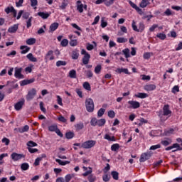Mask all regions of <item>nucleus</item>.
I'll return each mask as SVG.
<instances>
[{"mask_svg":"<svg viewBox=\"0 0 182 182\" xmlns=\"http://www.w3.org/2000/svg\"><path fill=\"white\" fill-rule=\"evenodd\" d=\"M23 105H25V100L22 99L21 101L14 105V108L16 110L19 111L22 109Z\"/></svg>","mask_w":182,"mask_h":182,"instance_id":"obj_8","label":"nucleus"},{"mask_svg":"<svg viewBox=\"0 0 182 182\" xmlns=\"http://www.w3.org/2000/svg\"><path fill=\"white\" fill-rule=\"evenodd\" d=\"M144 28H145L144 23H139L138 31H139V32H143V31H144Z\"/></svg>","mask_w":182,"mask_h":182,"instance_id":"obj_47","label":"nucleus"},{"mask_svg":"<svg viewBox=\"0 0 182 182\" xmlns=\"http://www.w3.org/2000/svg\"><path fill=\"white\" fill-rule=\"evenodd\" d=\"M87 179L90 182H95L96 181V176L91 174L87 177Z\"/></svg>","mask_w":182,"mask_h":182,"instance_id":"obj_42","label":"nucleus"},{"mask_svg":"<svg viewBox=\"0 0 182 182\" xmlns=\"http://www.w3.org/2000/svg\"><path fill=\"white\" fill-rule=\"evenodd\" d=\"M132 29L135 32H140V30H139V28H137V26H136V21H132Z\"/></svg>","mask_w":182,"mask_h":182,"instance_id":"obj_45","label":"nucleus"},{"mask_svg":"<svg viewBox=\"0 0 182 182\" xmlns=\"http://www.w3.org/2000/svg\"><path fill=\"white\" fill-rule=\"evenodd\" d=\"M27 59L31 62H38V59L33 56V54L29 53L26 55Z\"/></svg>","mask_w":182,"mask_h":182,"instance_id":"obj_21","label":"nucleus"},{"mask_svg":"<svg viewBox=\"0 0 182 182\" xmlns=\"http://www.w3.org/2000/svg\"><path fill=\"white\" fill-rule=\"evenodd\" d=\"M55 161L57 163H58V164H60V166H66V164H70V161H63L60 159H55Z\"/></svg>","mask_w":182,"mask_h":182,"instance_id":"obj_23","label":"nucleus"},{"mask_svg":"<svg viewBox=\"0 0 182 182\" xmlns=\"http://www.w3.org/2000/svg\"><path fill=\"white\" fill-rule=\"evenodd\" d=\"M156 85L153 84L146 85L144 86V90L148 92H151V90H155Z\"/></svg>","mask_w":182,"mask_h":182,"instance_id":"obj_16","label":"nucleus"},{"mask_svg":"<svg viewBox=\"0 0 182 182\" xmlns=\"http://www.w3.org/2000/svg\"><path fill=\"white\" fill-rule=\"evenodd\" d=\"M119 149H120V145H119V144H114L111 146V150L112 151H117V150H119Z\"/></svg>","mask_w":182,"mask_h":182,"instance_id":"obj_31","label":"nucleus"},{"mask_svg":"<svg viewBox=\"0 0 182 182\" xmlns=\"http://www.w3.org/2000/svg\"><path fill=\"white\" fill-rule=\"evenodd\" d=\"M160 147H161L160 144L153 145L150 147V150H157V149H160Z\"/></svg>","mask_w":182,"mask_h":182,"instance_id":"obj_54","label":"nucleus"},{"mask_svg":"<svg viewBox=\"0 0 182 182\" xmlns=\"http://www.w3.org/2000/svg\"><path fill=\"white\" fill-rule=\"evenodd\" d=\"M151 55H153V53H145L144 54V59H150V57L151 56Z\"/></svg>","mask_w":182,"mask_h":182,"instance_id":"obj_60","label":"nucleus"},{"mask_svg":"<svg viewBox=\"0 0 182 182\" xmlns=\"http://www.w3.org/2000/svg\"><path fill=\"white\" fill-rule=\"evenodd\" d=\"M147 5H150V0H142L139 4L141 8H146Z\"/></svg>","mask_w":182,"mask_h":182,"instance_id":"obj_20","label":"nucleus"},{"mask_svg":"<svg viewBox=\"0 0 182 182\" xmlns=\"http://www.w3.org/2000/svg\"><path fill=\"white\" fill-rule=\"evenodd\" d=\"M27 146L28 147H36V146H38V144H36V142H33V141H29L28 143H27Z\"/></svg>","mask_w":182,"mask_h":182,"instance_id":"obj_34","label":"nucleus"},{"mask_svg":"<svg viewBox=\"0 0 182 182\" xmlns=\"http://www.w3.org/2000/svg\"><path fill=\"white\" fill-rule=\"evenodd\" d=\"M89 60H90V54H86V55H84L82 58V63L84 65H87V63H89Z\"/></svg>","mask_w":182,"mask_h":182,"instance_id":"obj_18","label":"nucleus"},{"mask_svg":"<svg viewBox=\"0 0 182 182\" xmlns=\"http://www.w3.org/2000/svg\"><path fill=\"white\" fill-rule=\"evenodd\" d=\"M26 26L27 28H31L32 26V17L28 18V20L26 21Z\"/></svg>","mask_w":182,"mask_h":182,"instance_id":"obj_52","label":"nucleus"},{"mask_svg":"<svg viewBox=\"0 0 182 182\" xmlns=\"http://www.w3.org/2000/svg\"><path fill=\"white\" fill-rule=\"evenodd\" d=\"M26 43L27 45H35V43H36V39L33 38H31L27 39Z\"/></svg>","mask_w":182,"mask_h":182,"instance_id":"obj_24","label":"nucleus"},{"mask_svg":"<svg viewBox=\"0 0 182 182\" xmlns=\"http://www.w3.org/2000/svg\"><path fill=\"white\" fill-rule=\"evenodd\" d=\"M95 144H96V141L89 140V141L84 142L81 145V147H82V149H92V147H94V146H95Z\"/></svg>","mask_w":182,"mask_h":182,"instance_id":"obj_2","label":"nucleus"},{"mask_svg":"<svg viewBox=\"0 0 182 182\" xmlns=\"http://www.w3.org/2000/svg\"><path fill=\"white\" fill-rule=\"evenodd\" d=\"M79 58V53H77V52L76 51H73V54H72V59H77Z\"/></svg>","mask_w":182,"mask_h":182,"instance_id":"obj_50","label":"nucleus"},{"mask_svg":"<svg viewBox=\"0 0 182 182\" xmlns=\"http://www.w3.org/2000/svg\"><path fill=\"white\" fill-rule=\"evenodd\" d=\"M105 124H106L105 119H101L97 121V126H99L100 127H102V126H105Z\"/></svg>","mask_w":182,"mask_h":182,"instance_id":"obj_25","label":"nucleus"},{"mask_svg":"<svg viewBox=\"0 0 182 182\" xmlns=\"http://www.w3.org/2000/svg\"><path fill=\"white\" fill-rule=\"evenodd\" d=\"M115 72L117 73H125V75H130L129 70L127 68H117Z\"/></svg>","mask_w":182,"mask_h":182,"instance_id":"obj_15","label":"nucleus"},{"mask_svg":"<svg viewBox=\"0 0 182 182\" xmlns=\"http://www.w3.org/2000/svg\"><path fill=\"white\" fill-rule=\"evenodd\" d=\"M49 56H50L49 58ZM48 59H50V60H53L55 59V57H53V50H49L47 54L45 56V60H48Z\"/></svg>","mask_w":182,"mask_h":182,"instance_id":"obj_13","label":"nucleus"},{"mask_svg":"<svg viewBox=\"0 0 182 182\" xmlns=\"http://www.w3.org/2000/svg\"><path fill=\"white\" fill-rule=\"evenodd\" d=\"M111 175L112 176L114 180H119V172L113 171L111 172Z\"/></svg>","mask_w":182,"mask_h":182,"instance_id":"obj_29","label":"nucleus"},{"mask_svg":"<svg viewBox=\"0 0 182 182\" xmlns=\"http://www.w3.org/2000/svg\"><path fill=\"white\" fill-rule=\"evenodd\" d=\"M163 116H171V110H170V106L168 105H164L163 108Z\"/></svg>","mask_w":182,"mask_h":182,"instance_id":"obj_6","label":"nucleus"},{"mask_svg":"<svg viewBox=\"0 0 182 182\" xmlns=\"http://www.w3.org/2000/svg\"><path fill=\"white\" fill-rule=\"evenodd\" d=\"M174 132V129H171L169 130H165L164 132V136H170Z\"/></svg>","mask_w":182,"mask_h":182,"instance_id":"obj_51","label":"nucleus"},{"mask_svg":"<svg viewBox=\"0 0 182 182\" xmlns=\"http://www.w3.org/2000/svg\"><path fill=\"white\" fill-rule=\"evenodd\" d=\"M57 102L60 106H63V103L62 102V97L60 96H57Z\"/></svg>","mask_w":182,"mask_h":182,"instance_id":"obj_55","label":"nucleus"},{"mask_svg":"<svg viewBox=\"0 0 182 182\" xmlns=\"http://www.w3.org/2000/svg\"><path fill=\"white\" fill-rule=\"evenodd\" d=\"M83 127H85V125L83 124L82 122H80L75 125L76 132H80V130H82L83 129Z\"/></svg>","mask_w":182,"mask_h":182,"instance_id":"obj_22","label":"nucleus"},{"mask_svg":"<svg viewBox=\"0 0 182 182\" xmlns=\"http://www.w3.org/2000/svg\"><path fill=\"white\" fill-rule=\"evenodd\" d=\"M18 25L14 24L8 29V32H9V33H15L16 31H18Z\"/></svg>","mask_w":182,"mask_h":182,"instance_id":"obj_14","label":"nucleus"},{"mask_svg":"<svg viewBox=\"0 0 182 182\" xmlns=\"http://www.w3.org/2000/svg\"><path fill=\"white\" fill-rule=\"evenodd\" d=\"M69 76L71 79H76V70H72L69 73Z\"/></svg>","mask_w":182,"mask_h":182,"instance_id":"obj_32","label":"nucleus"},{"mask_svg":"<svg viewBox=\"0 0 182 182\" xmlns=\"http://www.w3.org/2000/svg\"><path fill=\"white\" fill-rule=\"evenodd\" d=\"M151 157V154L150 152L144 153L141 155V158L139 159L140 163H144L146 160H149Z\"/></svg>","mask_w":182,"mask_h":182,"instance_id":"obj_5","label":"nucleus"},{"mask_svg":"<svg viewBox=\"0 0 182 182\" xmlns=\"http://www.w3.org/2000/svg\"><path fill=\"white\" fill-rule=\"evenodd\" d=\"M122 53H124L125 58H130V50L129 48H125L123 50Z\"/></svg>","mask_w":182,"mask_h":182,"instance_id":"obj_28","label":"nucleus"},{"mask_svg":"<svg viewBox=\"0 0 182 182\" xmlns=\"http://www.w3.org/2000/svg\"><path fill=\"white\" fill-rule=\"evenodd\" d=\"M72 180V175L68 174L65 176V182H69Z\"/></svg>","mask_w":182,"mask_h":182,"instance_id":"obj_64","label":"nucleus"},{"mask_svg":"<svg viewBox=\"0 0 182 182\" xmlns=\"http://www.w3.org/2000/svg\"><path fill=\"white\" fill-rule=\"evenodd\" d=\"M20 49L21 50V53L22 55H25V53H28V50H31V48L26 46H21L20 47Z\"/></svg>","mask_w":182,"mask_h":182,"instance_id":"obj_17","label":"nucleus"},{"mask_svg":"<svg viewBox=\"0 0 182 182\" xmlns=\"http://www.w3.org/2000/svg\"><path fill=\"white\" fill-rule=\"evenodd\" d=\"M11 157L14 161H18V160H21V159H25V155L14 152L11 154Z\"/></svg>","mask_w":182,"mask_h":182,"instance_id":"obj_3","label":"nucleus"},{"mask_svg":"<svg viewBox=\"0 0 182 182\" xmlns=\"http://www.w3.org/2000/svg\"><path fill=\"white\" fill-rule=\"evenodd\" d=\"M31 6H36L38 5V0H30Z\"/></svg>","mask_w":182,"mask_h":182,"instance_id":"obj_62","label":"nucleus"},{"mask_svg":"<svg viewBox=\"0 0 182 182\" xmlns=\"http://www.w3.org/2000/svg\"><path fill=\"white\" fill-rule=\"evenodd\" d=\"M67 63L66 61H62V60H58L56 62V67L59 68L60 66H66Z\"/></svg>","mask_w":182,"mask_h":182,"instance_id":"obj_30","label":"nucleus"},{"mask_svg":"<svg viewBox=\"0 0 182 182\" xmlns=\"http://www.w3.org/2000/svg\"><path fill=\"white\" fill-rule=\"evenodd\" d=\"M69 44V41H68V39H63L62 40L60 45L61 46H68V45Z\"/></svg>","mask_w":182,"mask_h":182,"instance_id":"obj_46","label":"nucleus"},{"mask_svg":"<svg viewBox=\"0 0 182 182\" xmlns=\"http://www.w3.org/2000/svg\"><path fill=\"white\" fill-rule=\"evenodd\" d=\"M172 149H176L172 151L173 153H174L175 151H177L180 150V144H173L172 145Z\"/></svg>","mask_w":182,"mask_h":182,"instance_id":"obj_41","label":"nucleus"},{"mask_svg":"<svg viewBox=\"0 0 182 182\" xmlns=\"http://www.w3.org/2000/svg\"><path fill=\"white\" fill-rule=\"evenodd\" d=\"M70 45L71 46H77V40L71 39L70 41Z\"/></svg>","mask_w":182,"mask_h":182,"instance_id":"obj_43","label":"nucleus"},{"mask_svg":"<svg viewBox=\"0 0 182 182\" xmlns=\"http://www.w3.org/2000/svg\"><path fill=\"white\" fill-rule=\"evenodd\" d=\"M91 126H97V119L92 118L90 122Z\"/></svg>","mask_w":182,"mask_h":182,"instance_id":"obj_49","label":"nucleus"},{"mask_svg":"<svg viewBox=\"0 0 182 182\" xmlns=\"http://www.w3.org/2000/svg\"><path fill=\"white\" fill-rule=\"evenodd\" d=\"M35 82V78H31L30 80H24L21 81V86H26V85H31Z\"/></svg>","mask_w":182,"mask_h":182,"instance_id":"obj_12","label":"nucleus"},{"mask_svg":"<svg viewBox=\"0 0 182 182\" xmlns=\"http://www.w3.org/2000/svg\"><path fill=\"white\" fill-rule=\"evenodd\" d=\"M103 181L107 182L109 180H110V176L106 174L102 176Z\"/></svg>","mask_w":182,"mask_h":182,"instance_id":"obj_58","label":"nucleus"},{"mask_svg":"<svg viewBox=\"0 0 182 182\" xmlns=\"http://www.w3.org/2000/svg\"><path fill=\"white\" fill-rule=\"evenodd\" d=\"M105 112H106V109H105L104 108H101L100 109H99V111L97 112L98 117H102V116H103V114H105Z\"/></svg>","mask_w":182,"mask_h":182,"instance_id":"obj_35","label":"nucleus"},{"mask_svg":"<svg viewBox=\"0 0 182 182\" xmlns=\"http://www.w3.org/2000/svg\"><path fill=\"white\" fill-rule=\"evenodd\" d=\"M58 129V126L56 125H51L48 127L49 132H55Z\"/></svg>","mask_w":182,"mask_h":182,"instance_id":"obj_48","label":"nucleus"},{"mask_svg":"<svg viewBox=\"0 0 182 182\" xmlns=\"http://www.w3.org/2000/svg\"><path fill=\"white\" fill-rule=\"evenodd\" d=\"M83 87L84 89H85V90H88V91L91 90L90 84H89V82H85L83 83Z\"/></svg>","mask_w":182,"mask_h":182,"instance_id":"obj_36","label":"nucleus"},{"mask_svg":"<svg viewBox=\"0 0 182 182\" xmlns=\"http://www.w3.org/2000/svg\"><path fill=\"white\" fill-rule=\"evenodd\" d=\"M1 141H2V143H4L6 144V146H8L11 141H9V139L4 137L2 139Z\"/></svg>","mask_w":182,"mask_h":182,"instance_id":"obj_56","label":"nucleus"},{"mask_svg":"<svg viewBox=\"0 0 182 182\" xmlns=\"http://www.w3.org/2000/svg\"><path fill=\"white\" fill-rule=\"evenodd\" d=\"M28 150L29 153H38V149L28 147Z\"/></svg>","mask_w":182,"mask_h":182,"instance_id":"obj_61","label":"nucleus"},{"mask_svg":"<svg viewBox=\"0 0 182 182\" xmlns=\"http://www.w3.org/2000/svg\"><path fill=\"white\" fill-rule=\"evenodd\" d=\"M93 49H95V46H93V45L90 44V43H87V50H93Z\"/></svg>","mask_w":182,"mask_h":182,"instance_id":"obj_59","label":"nucleus"},{"mask_svg":"<svg viewBox=\"0 0 182 182\" xmlns=\"http://www.w3.org/2000/svg\"><path fill=\"white\" fill-rule=\"evenodd\" d=\"M108 116H109L111 119L114 118V116H115L114 111H113V110L109 111V112H108Z\"/></svg>","mask_w":182,"mask_h":182,"instance_id":"obj_53","label":"nucleus"},{"mask_svg":"<svg viewBox=\"0 0 182 182\" xmlns=\"http://www.w3.org/2000/svg\"><path fill=\"white\" fill-rule=\"evenodd\" d=\"M107 26V22L105 21V17L101 18V28H106Z\"/></svg>","mask_w":182,"mask_h":182,"instance_id":"obj_38","label":"nucleus"},{"mask_svg":"<svg viewBox=\"0 0 182 182\" xmlns=\"http://www.w3.org/2000/svg\"><path fill=\"white\" fill-rule=\"evenodd\" d=\"M21 168L23 171H26V170H28L29 168V164H28V163H23L21 165Z\"/></svg>","mask_w":182,"mask_h":182,"instance_id":"obj_27","label":"nucleus"},{"mask_svg":"<svg viewBox=\"0 0 182 182\" xmlns=\"http://www.w3.org/2000/svg\"><path fill=\"white\" fill-rule=\"evenodd\" d=\"M36 96V90L35 88L31 89L26 95V100H32Z\"/></svg>","mask_w":182,"mask_h":182,"instance_id":"obj_4","label":"nucleus"},{"mask_svg":"<svg viewBox=\"0 0 182 182\" xmlns=\"http://www.w3.org/2000/svg\"><path fill=\"white\" fill-rule=\"evenodd\" d=\"M22 72V68H16L14 76L16 79H23V75L21 73Z\"/></svg>","mask_w":182,"mask_h":182,"instance_id":"obj_9","label":"nucleus"},{"mask_svg":"<svg viewBox=\"0 0 182 182\" xmlns=\"http://www.w3.org/2000/svg\"><path fill=\"white\" fill-rule=\"evenodd\" d=\"M128 104L130 105L129 109H139L140 107V102L137 101H129Z\"/></svg>","mask_w":182,"mask_h":182,"instance_id":"obj_7","label":"nucleus"},{"mask_svg":"<svg viewBox=\"0 0 182 182\" xmlns=\"http://www.w3.org/2000/svg\"><path fill=\"white\" fill-rule=\"evenodd\" d=\"M135 96L139 99H146L149 95L146 93L139 92L137 95H135Z\"/></svg>","mask_w":182,"mask_h":182,"instance_id":"obj_26","label":"nucleus"},{"mask_svg":"<svg viewBox=\"0 0 182 182\" xmlns=\"http://www.w3.org/2000/svg\"><path fill=\"white\" fill-rule=\"evenodd\" d=\"M58 28H59V23H53L50 26L49 32H50V33L55 32V31H56V29H58Z\"/></svg>","mask_w":182,"mask_h":182,"instance_id":"obj_10","label":"nucleus"},{"mask_svg":"<svg viewBox=\"0 0 182 182\" xmlns=\"http://www.w3.org/2000/svg\"><path fill=\"white\" fill-rule=\"evenodd\" d=\"M117 41L118 42V43H126V42H127V38H118L117 39Z\"/></svg>","mask_w":182,"mask_h":182,"instance_id":"obj_39","label":"nucleus"},{"mask_svg":"<svg viewBox=\"0 0 182 182\" xmlns=\"http://www.w3.org/2000/svg\"><path fill=\"white\" fill-rule=\"evenodd\" d=\"M15 130H17L18 133H25L26 132H29V126L26 125L23 127L15 129Z\"/></svg>","mask_w":182,"mask_h":182,"instance_id":"obj_11","label":"nucleus"},{"mask_svg":"<svg viewBox=\"0 0 182 182\" xmlns=\"http://www.w3.org/2000/svg\"><path fill=\"white\" fill-rule=\"evenodd\" d=\"M161 144L163 146H170V144H171V141H168L167 140H164V141H161Z\"/></svg>","mask_w":182,"mask_h":182,"instance_id":"obj_57","label":"nucleus"},{"mask_svg":"<svg viewBox=\"0 0 182 182\" xmlns=\"http://www.w3.org/2000/svg\"><path fill=\"white\" fill-rule=\"evenodd\" d=\"M102 70V65H97L95 68V72L97 73V75H99Z\"/></svg>","mask_w":182,"mask_h":182,"instance_id":"obj_37","label":"nucleus"},{"mask_svg":"<svg viewBox=\"0 0 182 182\" xmlns=\"http://www.w3.org/2000/svg\"><path fill=\"white\" fill-rule=\"evenodd\" d=\"M156 37L159 38V39H161V41H164L167 36L164 33H158L156 35Z\"/></svg>","mask_w":182,"mask_h":182,"instance_id":"obj_40","label":"nucleus"},{"mask_svg":"<svg viewBox=\"0 0 182 182\" xmlns=\"http://www.w3.org/2000/svg\"><path fill=\"white\" fill-rule=\"evenodd\" d=\"M85 107L89 113H92L95 111V102L92 98L86 99Z\"/></svg>","mask_w":182,"mask_h":182,"instance_id":"obj_1","label":"nucleus"},{"mask_svg":"<svg viewBox=\"0 0 182 182\" xmlns=\"http://www.w3.org/2000/svg\"><path fill=\"white\" fill-rule=\"evenodd\" d=\"M65 137L66 139H73V137H75V133L72 132H67L65 134Z\"/></svg>","mask_w":182,"mask_h":182,"instance_id":"obj_33","label":"nucleus"},{"mask_svg":"<svg viewBox=\"0 0 182 182\" xmlns=\"http://www.w3.org/2000/svg\"><path fill=\"white\" fill-rule=\"evenodd\" d=\"M38 16H41L43 19H48V16H50V14L49 13H45V12H38Z\"/></svg>","mask_w":182,"mask_h":182,"instance_id":"obj_19","label":"nucleus"},{"mask_svg":"<svg viewBox=\"0 0 182 182\" xmlns=\"http://www.w3.org/2000/svg\"><path fill=\"white\" fill-rule=\"evenodd\" d=\"M77 11L80 12V14H82L83 12V4H77Z\"/></svg>","mask_w":182,"mask_h":182,"instance_id":"obj_44","label":"nucleus"},{"mask_svg":"<svg viewBox=\"0 0 182 182\" xmlns=\"http://www.w3.org/2000/svg\"><path fill=\"white\" fill-rule=\"evenodd\" d=\"M12 8H14V6L7 7L6 9H5L6 14H11V12H12Z\"/></svg>","mask_w":182,"mask_h":182,"instance_id":"obj_63","label":"nucleus"}]
</instances>
